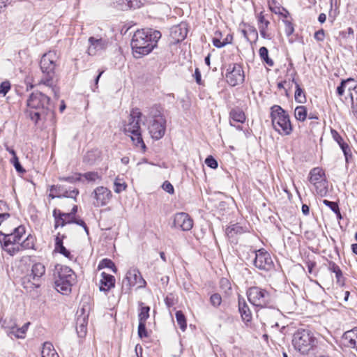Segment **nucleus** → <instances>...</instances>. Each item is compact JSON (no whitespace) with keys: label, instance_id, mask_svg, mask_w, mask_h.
I'll return each mask as SVG.
<instances>
[{"label":"nucleus","instance_id":"61","mask_svg":"<svg viewBox=\"0 0 357 357\" xmlns=\"http://www.w3.org/2000/svg\"><path fill=\"white\" fill-rule=\"evenodd\" d=\"M63 218L66 219V220L67 221V222L68 224H72L75 222V219L76 217H74L72 214H70V213H64L63 212Z\"/></svg>","mask_w":357,"mask_h":357},{"label":"nucleus","instance_id":"23","mask_svg":"<svg viewBox=\"0 0 357 357\" xmlns=\"http://www.w3.org/2000/svg\"><path fill=\"white\" fill-rule=\"evenodd\" d=\"M90 46L88 48L89 55H95L98 50H104L106 47L107 42L102 38L96 39L94 37L89 38Z\"/></svg>","mask_w":357,"mask_h":357},{"label":"nucleus","instance_id":"31","mask_svg":"<svg viewBox=\"0 0 357 357\" xmlns=\"http://www.w3.org/2000/svg\"><path fill=\"white\" fill-rule=\"evenodd\" d=\"M292 82L295 84L296 91L294 94L295 100L299 103H304L306 101V97L303 89L301 87L298 83L292 79Z\"/></svg>","mask_w":357,"mask_h":357},{"label":"nucleus","instance_id":"38","mask_svg":"<svg viewBox=\"0 0 357 357\" xmlns=\"http://www.w3.org/2000/svg\"><path fill=\"white\" fill-rule=\"evenodd\" d=\"M307 109L305 106H297L294 110L295 118L300 121H304L307 118Z\"/></svg>","mask_w":357,"mask_h":357},{"label":"nucleus","instance_id":"46","mask_svg":"<svg viewBox=\"0 0 357 357\" xmlns=\"http://www.w3.org/2000/svg\"><path fill=\"white\" fill-rule=\"evenodd\" d=\"M210 303L213 306L215 307H218L222 303L221 296L218 293L212 294L210 297Z\"/></svg>","mask_w":357,"mask_h":357},{"label":"nucleus","instance_id":"24","mask_svg":"<svg viewBox=\"0 0 357 357\" xmlns=\"http://www.w3.org/2000/svg\"><path fill=\"white\" fill-rule=\"evenodd\" d=\"M102 278L100 281V291H109L112 288L115 286V278L105 272L101 273Z\"/></svg>","mask_w":357,"mask_h":357},{"label":"nucleus","instance_id":"58","mask_svg":"<svg viewBox=\"0 0 357 357\" xmlns=\"http://www.w3.org/2000/svg\"><path fill=\"white\" fill-rule=\"evenodd\" d=\"M194 77L195 79L196 82L199 85H202L203 84L202 80L201 72L198 68H195V73H194Z\"/></svg>","mask_w":357,"mask_h":357},{"label":"nucleus","instance_id":"13","mask_svg":"<svg viewBox=\"0 0 357 357\" xmlns=\"http://www.w3.org/2000/svg\"><path fill=\"white\" fill-rule=\"evenodd\" d=\"M146 282L142 278L141 273L137 268H132L128 271L126 277L122 281V291L126 294L128 293L132 287L137 285V289L143 288Z\"/></svg>","mask_w":357,"mask_h":357},{"label":"nucleus","instance_id":"7","mask_svg":"<svg viewBox=\"0 0 357 357\" xmlns=\"http://www.w3.org/2000/svg\"><path fill=\"white\" fill-rule=\"evenodd\" d=\"M80 305V308L77 312L76 331L79 337H84L87 333L89 317L91 310L90 297H84Z\"/></svg>","mask_w":357,"mask_h":357},{"label":"nucleus","instance_id":"45","mask_svg":"<svg viewBox=\"0 0 357 357\" xmlns=\"http://www.w3.org/2000/svg\"><path fill=\"white\" fill-rule=\"evenodd\" d=\"M10 162L13 165L15 170L20 173V174H24L26 170L24 169V167L22 166V165L20 164V161H19V158L18 157H15V158H13L11 160H10Z\"/></svg>","mask_w":357,"mask_h":357},{"label":"nucleus","instance_id":"42","mask_svg":"<svg viewBox=\"0 0 357 357\" xmlns=\"http://www.w3.org/2000/svg\"><path fill=\"white\" fill-rule=\"evenodd\" d=\"M82 177V174L77 173L73 176H61L59 178L60 181H66L70 183H75L76 182L80 181Z\"/></svg>","mask_w":357,"mask_h":357},{"label":"nucleus","instance_id":"48","mask_svg":"<svg viewBox=\"0 0 357 357\" xmlns=\"http://www.w3.org/2000/svg\"><path fill=\"white\" fill-rule=\"evenodd\" d=\"M257 20L259 22V27H263V28H268V26L270 24V22L268 20H266L264 17V15L263 14V12H261L258 17Z\"/></svg>","mask_w":357,"mask_h":357},{"label":"nucleus","instance_id":"60","mask_svg":"<svg viewBox=\"0 0 357 357\" xmlns=\"http://www.w3.org/2000/svg\"><path fill=\"white\" fill-rule=\"evenodd\" d=\"M336 294H338V296H336V298H340L342 296H344L343 300L344 301H347L349 296V291L348 290L344 291L343 289L341 290V291L336 292Z\"/></svg>","mask_w":357,"mask_h":357},{"label":"nucleus","instance_id":"21","mask_svg":"<svg viewBox=\"0 0 357 357\" xmlns=\"http://www.w3.org/2000/svg\"><path fill=\"white\" fill-rule=\"evenodd\" d=\"M336 143L340 147L347 163L351 162L352 160V151L351 147L337 132H336Z\"/></svg>","mask_w":357,"mask_h":357},{"label":"nucleus","instance_id":"20","mask_svg":"<svg viewBox=\"0 0 357 357\" xmlns=\"http://www.w3.org/2000/svg\"><path fill=\"white\" fill-rule=\"evenodd\" d=\"M94 198L96 199V206L106 205L112 197L111 191L103 186L96 188L94 191Z\"/></svg>","mask_w":357,"mask_h":357},{"label":"nucleus","instance_id":"56","mask_svg":"<svg viewBox=\"0 0 357 357\" xmlns=\"http://www.w3.org/2000/svg\"><path fill=\"white\" fill-rule=\"evenodd\" d=\"M306 266L307 267L308 273L311 275H315L316 271H315L314 268L316 267V263L311 260H308L306 261Z\"/></svg>","mask_w":357,"mask_h":357},{"label":"nucleus","instance_id":"12","mask_svg":"<svg viewBox=\"0 0 357 357\" xmlns=\"http://www.w3.org/2000/svg\"><path fill=\"white\" fill-rule=\"evenodd\" d=\"M356 87L357 85H355L354 79H342L340 84L336 88V93L342 102L349 104L354 99Z\"/></svg>","mask_w":357,"mask_h":357},{"label":"nucleus","instance_id":"1","mask_svg":"<svg viewBox=\"0 0 357 357\" xmlns=\"http://www.w3.org/2000/svg\"><path fill=\"white\" fill-rule=\"evenodd\" d=\"M161 36L160 31L153 29L136 31L130 43L133 56L139 59L151 53L157 47Z\"/></svg>","mask_w":357,"mask_h":357},{"label":"nucleus","instance_id":"16","mask_svg":"<svg viewBox=\"0 0 357 357\" xmlns=\"http://www.w3.org/2000/svg\"><path fill=\"white\" fill-rule=\"evenodd\" d=\"M25 233V227L20 225L10 234H6L0 231V243L1 246L8 247L12 244L19 243L22 235Z\"/></svg>","mask_w":357,"mask_h":357},{"label":"nucleus","instance_id":"52","mask_svg":"<svg viewBox=\"0 0 357 357\" xmlns=\"http://www.w3.org/2000/svg\"><path fill=\"white\" fill-rule=\"evenodd\" d=\"M82 176H84L89 181H95L97 178H98V174L95 172H89L82 174Z\"/></svg>","mask_w":357,"mask_h":357},{"label":"nucleus","instance_id":"44","mask_svg":"<svg viewBox=\"0 0 357 357\" xmlns=\"http://www.w3.org/2000/svg\"><path fill=\"white\" fill-rule=\"evenodd\" d=\"M137 333H138V336L141 339L149 337V333L146 330V323L139 322Z\"/></svg>","mask_w":357,"mask_h":357},{"label":"nucleus","instance_id":"40","mask_svg":"<svg viewBox=\"0 0 357 357\" xmlns=\"http://www.w3.org/2000/svg\"><path fill=\"white\" fill-rule=\"evenodd\" d=\"M1 247L3 250H4L8 254H9L11 256H14L15 255L23 250L22 247L20 246V243L12 244L8 247Z\"/></svg>","mask_w":357,"mask_h":357},{"label":"nucleus","instance_id":"57","mask_svg":"<svg viewBox=\"0 0 357 357\" xmlns=\"http://www.w3.org/2000/svg\"><path fill=\"white\" fill-rule=\"evenodd\" d=\"M355 100L353 99V102L350 103L352 104V112L357 120V87L355 89Z\"/></svg>","mask_w":357,"mask_h":357},{"label":"nucleus","instance_id":"5","mask_svg":"<svg viewBox=\"0 0 357 357\" xmlns=\"http://www.w3.org/2000/svg\"><path fill=\"white\" fill-rule=\"evenodd\" d=\"M292 344L296 350L305 355L317 347V340L312 331L299 329L294 334Z\"/></svg>","mask_w":357,"mask_h":357},{"label":"nucleus","instance_id":"2","mask_svg":"<svg viewBox=\"0 0 357 357\" xmlns=\"http://www.w3.org/2000/svg\"><path fill=\"white\" fill-rule=\"evenodd\" d=\"M50 98L40 91L32 92L26 100V114L31 121L37 123L40 120H46L48 115L54 116L50 107Z\"/></svg>","mask_w":357,"mask_h":357},{"label":"nucleus","instance_id":"49","mask_svg":"<svg viewBox=\"0 0 357 357\" xmlns=\"http://www.w3.org/2000/svg\"><path fill=\"white\" fill-rule=\"evenodd\" d=\"M11 87L10 83L9 81H4L0 84V94H2L3 96L6 95V93L10 91Z\"/></svg>","mask_w":357,"mask_h":357},{"label":"nucleus","instance_id":"27","mask_svg":"<svg viewBox=\"0 0 357 357\" xmlns=\"http://www.w3.org/2000/svg\"><path fill=\"white\" fill-rule=\"evenodd\" d=\"M357 335V330H351L342 335V344L344 346L354 348L356 346L355 337Z\"/></svg>","mask_w":357,"mask_h":357},{"label":"nucleus","instance_id":"22","mask_svg":"<svg viewBox=\"0 0 357 357\" xmlns=\"http://www.w3.org/2000/svg\"><path fill=\"white\" fill-rule=\"evenodd\" d=\"M238 312L243 322L247 324L252 321V312L243 298H238Z\"/></svg>","mask_w":357,"mask_h":357},{"label":"nucleus","instance_id":"26","mask_svg":"<svg viewBox=\"0 0 357 357\" xmlns=\"http://www.w3.org/2000/svg\"><path fill=\"white\" fill-rule=\"evenodd\" d=\"M66 237V236L64 234L62 236H61L59 233L57 234L55 238L54 250L63 255L64 257L71 259L72 255L70 252L63 245V241Z\"/></svg>","mask_w":357,"mask_h":357},{"label":"nucleus","instance_id":"4","mask_svg":"<svg viewBox=\"0 0 357 357\" xmlns=\"http://www.w3.org/2000/svg\"><path fill=\"white\" fill-rule=\"evenodd\" d=\"M55 288L59 292L66 294L71 291L75 282V275L73 271L66 266L56 264L54 270Z\"/></svg>","mask_w":357,"mask_h":357},{"label":"nucleus","instance_id":"50","mask_svg":"<svg viewBox=\"0 0 357 357\" xmlns=\"http://www.w3.org/2000/svg\"><path fill=\"white\" fill-rule=\"evenodd\" d=\"M336 283L338 284L341 287L344 284V278L342 275L341 270L336 266Z\"/></svg>","mask_w":357,"mask_h":357},{"label":"nucleus","instance_id":"35","mask_svg":"<svg viewBox=\"0 0 357 357\" xmlns=\"http://www.w3.org/2000/svg\"><path fill=\"white\" fill-rule=\"evenodd\" d=\"M52 347L50 343H45L41 351V357H59L55 350L52 349Z\"/></svg>","mask_w":357,"mask_h":357},{"label":"nucleus","instance_id":"51","mask_svg":"<svg viewBox=\"0 0 357 357\" xmlns=\"http://www.w3.org/2000/svg\"><path fill=\"white\" fill-rule=\"evenodd\" d=\"M285 25L284 32L287 36H291L294 31V27L293 24L288 20L283 21Z\"/></svg>","mask_w":357,"mask_h":357},{"label":"nucleus","instance_id":"25","mask_svg":"<svg viewBox=\"0 0 357 357\" xmlns=\"http://www.w3.org/2000/svg\"><path fill=\"white\" fill-rule=\"evenodd\" d=\"M244 229L239 224H233L226 228V235L231 243H236V236L244 233Z\"/></svg>","mask_w":357,"mask_h":357},{"label":"nucleus","instance_id":"34","mask_svg":"<svg viewBox=\"0 0 357 357\" xmlns=\"http://www.w3.org/2000/svg\"><path fill=\"white\" fill-rule=\"evenodd\" d=\"M162 107L160 105H155L150 109L149 115L152 120H158V119H165L162 113Z\"/></svg>","mask_w":357,"mask_h":357},{"label":"nucleus","instance_id":"47","mask_svg":"<svg viewBox=\"0 0 357 357\" xmlns=\"http://www.w3.org/2000/svg\"><path fill=\"white\" fill-rule=\"evenodd\" d=\"M205 164L211 169H215L218 167L217 160L212 155H208L205 159Z\"/></svg>","mask_w":357,"mask_h":357},{"label":"nucleus","instance_id":"36","mask_svg":"<svg viewBox=\"0 0 357 357\" xmlns=\"http://www.w3.org/2000/svg\"><path fill=\"white\" fill-rule=\"evenodd\" d=\"M177 324L182 331H185L187 328V321L185 314L181 310H178L175 314Z\"/></svg>","mask_w":357,"mask_h":357},{"label":"nucleus","instance_id":"29","mask_svg":"<svg viewBox=\"0 0 357 357\" xmlns=\"http://www.w3.org/2000/svg\"><path fill=\"white\" fill-rule=\"evenodd\" d=\"M230 125L234 126L231 120L238 123H244L245 115L243 110L238 107L233 108L229 112Z\"/></svg>","mask_w":357,"mask_h":357},{"label":"nucleus","instance_id":"15","mask_svg":"<svg viewBox=\"0 0 357 357\" xmlns=\"http://www.w3.org/2000/svg\"><path fill=\"white\" fill-rule=\"evenodd\" d=\"M226 79L227 82L231 86L242 84L245 79L242 66L238 63L229 64L226 74Z\"/></svg>","mask_w":357,"mask_h":357},{"label":"nucleus","instance_id":"3","mask_svg":"<svg viewBox=\"0 0 357 357\" xmlns=\"http://www.w3.org/2000/svg\"><path fill=\"white\" fill-rule=\"evenodd\" d=\"M142 112L138 109L132 110L128 117V123L124 125L123 132L130 137L135 146L140 147L145 152L146 146L142 139L139 124Z\"/></svg>","mask_w":357,"mask_h":357},{"label":"nucleus","instance_id":"11","mask_svg":"<svg viewBox=\"0 0 357 357\" xmlns=\"http://www.w3.org/2000/svg\"><path fill=\"white\" fill-rule=\"evenodd\" d=\"M255 254L253 265L257 269L266 273L271 272L275 269V264L270 253L264 248L255 250L252 251Z\"/></svg>","mask_w":357,"mask_h":357},{"label":"nucleus","instance_id":"53","mask_svg":"<svg viewBox=\"0 0 357 357\" xmlns=\"http://www.w3.org/2000/svg\"><path fill=\"white\" fill-rule=\"evenodd\" d=\"M340 36L345 39L354 38L353 29L349 27L347 29V31H340Z\"/></svg>","mask_w":357,"mask_h":357},{"label":"nucleus","instance_id":"63","mask_svg":"<svg viewBox=\"0 0 357 357\" xmlns=\"http://www.w3.org/2000/svg\"><path fill=\"white\" fill-rule=\"evenodd\" d=\"M314 38L316 40L319 41H321L324 40V31L323 29H321L318 31H317L314 34Z\"/></svg>","mask_w":357,"mask_h":357},{"label":"nucleus","instance_id":"37","mask_svg":"<svg viewBox=\"0 0 357 357\" xmlns=\"http://www.w3.org/2000/svg\"><path fill=\"white\" fill-rule=\"evenodd\" d=\"M259 54L261 59L264 61L268 66L272 67L274 65L273 61L268 56V50L266 47H260Z\"/></svg>","mask_w":357,"mask_h":357},{"label":"nucleus","instance_id":"59","mask_svg":"<svg viewBox=\"0 0 357 357\" xmlns=\"http://www.w3.org/2000/svg\"><path fill=\"white\" fill-rule=\"evenodd\" d=\"M259 29L260 35L263 38L268 39V40H271L272 38L271 35L270 33H267L268 29L263 28V27H259Z\"/></svg>","mask_w":357,"mask_h":357},{"label":"nucleus","instance_id":"28","mask_svg":"<svg viewBox=\"0 0 357 357\" xmlns=\"http://www.w3.org/2000/svg\"><path fill=\"white\" fill-rule=\"evenodd\" d=\"M215 34L216 36L213 38L212 43L213 45L217 48L223 47L226 45L231 44L232 43L233 36L231 34H228L222 41H221L220 39L218 37H220L222 36L221 32L216 31Z\"/></svg>","mask_w":357,"mask_h":357},{"label":"nucleus","instance_id":"54","mask_svg":"<svg viewBox=\"0 0 357 357\" xmlns=\"http://www.w3.org/2000/svg\"><path fill=\"white\" fill-rule=\"evenodd\" d=\"M250 35L254 39V42L256 43L258 40V32L256 28L253 26L248 25V35Z\"/></svg>","mask_w":357,"mask_h":357},{"label":"nucleus","instance_id":"43","mask_svg":"<svg viewBox=\"0 0 357 357\" xmlns=\"http://www.w3.org/2000/svg\"><path fill=\"white\" fill-rule=\"evenodd\" d=\"M114 185V190L116 193L121 192L122 191L125 190L126 188H127V184L124 181H123L122 179H121L118 177L116 178Z\"/></svg>","mask_w":357,"mask_h":357},{"label":"nucleus","instance_id":"17","mask_svg":"<svg viewBox=\"0 0 357 357\" xmlns=\"http://www.w3.org/2000/svg\"><path fill=\"white\" fill-rule=\"evenodd\" d=\"M149 130L153 139H160L165 133L166 119L160 118L158 120H151L149 126Z\"/></svg>","mask_w":357,"mask_h":357},{"label":"nucleus","instance_id":"39","mask_svg":"<svg viewBox=\"0 0 357 357\" xmlns=\"http://www.w3.org/2000/svg\"><path fill=\"white\" fill-rule=\"evenodd\" d=\"M105 268H108L112 269V271L115 273L117 272V268L116 267L115 264L111 259H107V258L102 259L100 261L98 266V268L99 270Z\"/></svg>","mask_w":357,"mask_h":357},{"label":"nucleus","instance_id":"19","mask_svg":"<svg viewBox=\"0 0 357 357\" xmlns=\"http://www.w3.org/2000/svg\"><path fill=\"white\" fill-rule=\"evenodd\" d=\"M51 193L50 197L52 199L55 197L61 198H73L76 201V197L79 195V190L76 188L72 190H66L63 185H53L50 188Z\"/></svg>","mask_w":357,"mask_h":357},{"label":"nucleus","instance_id":"6","mask_svg":"<svg viewBox=\"0 0 357 357\" xmlns=\"http://www.w3.org/2000/svg\"><path fill=\"white\" fill-rule=\"evenodd\" d=\"M271 109V117L274 129L280 134L289 135L292 131V126L289 114L280 105H275Z\"/></svg>","mask_w":357,"mask_h":357},{"label":"nucleus","instance_id":"32","mask_svg":"<svg viewBox=\"0 0 357 357\" xmlns=\"http://www.w3.org/2000/svg\"><path fill=\"white\" fill-rule=\"evenodd\" d=\"M139 305L140 306L138 314L139 322L146 323L149 317L150 307L147 305L144 306L142 302H139Z\"/></svg>","mask_w":357,"mask_h":357},{"label":"nucleus","instance_id":"41","mask_svg":"<svg viewBox=\"0 0 357 357\" xmlns=\"http://www.w3.org/2000/svg\"><path fill=\"white\" fill-rule=\"evenodd\" d=\"M22 250L34 249V238L31 235H29L26 239L20 243Z\"/></svg>","mask_w":357,"mask_h":357},{"label":"nucleus","instance_id":"62","mask_svg":"<svg viewBox=\"0 0 357 357\" xmlns=\"http://www.w3.org/2000/svg\"><path fill=\"white\" fill-rule=\"evenodd\" d=\"M324 205L328 206L333 212H335V202H331L328 199L322 200Z\"/></svg>","mask_w":357,"mask_h":357},{"label":"nucleus","instance_id":"18","mask_svg":"<svg viewBox=\"0 0 357 357\" xmlns=\"http://www.w3.org/2000/svg\"><path fill=\"white\" fill-rule=\"evenodd\" d=\"M193 220L190 216L184 212L175 214L173 220L172 227L180 229L182 231H189L192 228Z\"/></svg>","mask_w":357,"mask_h":357},{"label":"nucleus","instance_id":"64","mask_svg":"<svg viewBox=\"0 0 357 357\" xmlns=\"http://www.w3.org/2000/svg\"><path fill=\"white\" fill-rule=\"evenodd\" d=\"M8 204L5 202L0 200V213H6V211H8Z\"/></svg>","mask_w":357,"mask_h":357},{"label":"nucleus","instance_id":"9","mask_svg":"<svg viewBox=\"0 0 357 357\" xmlns=\"http://www.w3.org/2000/svg\"><path fill=\"white\" fill-rule=\"evenodd\" d=\"M45 273V266L40 262L33 264L31 273L22 278V285L25 289L38 288L40 287L41 278Z\"/></svg>","mask_w":357,"mask_h":357},{"label":"nucleus","instance_id":"33","mask_svg":"<svg viewBox=\"0 0 357 357\" xmlns=\"http://www.w3.org/2000/svg\"><path fill=\"white\" fill-rule=\"evenodd\" d=\"M30 323L24 324L21 328L12 327L10 333L17 338H24Z\"/></svg>","mask_w":357,"mask_h":357},{"label":"nucleus","instance_id":"8","mask_svg":"<svg viewBox=\"0 0 357 357\" xmlns=\"http://www.w3.org/2000/svg\"><path fill=\"white\" fill-rule=\"evenodd\" d=\"M56 54L53 52H49L43 54L40 59V67L44 74L42 82L47 85L51 86L53 77L54 75V69Z\"/></svg>","mask_w":357,"mask_h":357},{"label":"nucleus","instance_id":"10","mask_svg":"<svg viewBox=\"0 0 357 357\" xmlns=\"http://www.w3.org/2000/svg\"><path fill=\"white\" fill-rule=\"evenodd\" d=\"M246 294L248 301L255 306L265 307L271 303V294L265 289L257 286L251 287Z\"/></svg>","mask_w":357,"mask_h":357},{"label":"nucleus","instance_id":"55","mask_svg":"<svg viewBox=\"0 0 357 357\" xmlns=\"http://www.w3.org/2000/svg\"><path fill=\"white\" fill-rule=\"evenodd\" d=\"M162 188L165 191L169 194H174V186L168 181H166L163 183Z\"/></svg>","mask_w":357,"mask_h":357},{"label":"nucleus","instance_id":"30","mask_svg":"<svg viewBox=\"0 0 357 357\" xmlns=\"http://www.w3.org/2000/svg\"><path fill=\"white\" fill-rule=\"evenodd\" d=\"M52 215L54 218V229H57L59 227H64L68 223L63 218V212L60 211L59 209L54 208L52 212Z\"/></svg>","mask_w":357,"mask_h":357},{"label":"nucleus","instance_id":"14","mask_svg":"<svg viewBox=\"0 0 357 357\" xmlns=\"http://www.w3.org/2000/svg\"><path fill=\"white\" fill-rule=\"evenodd\" d=\"M309 181L315 188L316 192L320 196H326L328 192L327 181L324 178L322 169L313 168L309 174Z\"/></svg>","mask_w":357,"mask_h":357}]
</instances>
